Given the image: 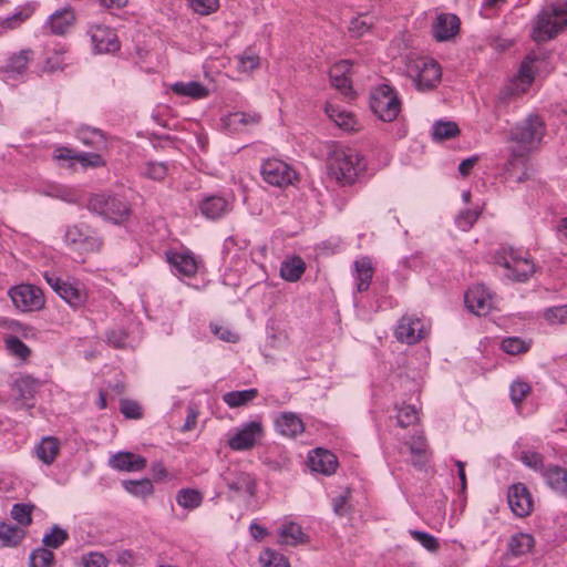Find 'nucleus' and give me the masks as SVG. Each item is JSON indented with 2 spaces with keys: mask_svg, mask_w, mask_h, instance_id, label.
Returning a JSON list of instances; mask_svg holds the SVG:
<instances>
[{
  "mask_svg": "<svg viewBox=\"0 0 567 567\" xmlns=\"http://www.w3.org/2000/svg\"><path fill=\"white\" fill-rule=\"evenodd\" d=\"M545 131L544 121L536 114H530L518 122L509 133V141L516 144V147L512 151L513 155L523 157L536 150L545 135Z\"/></svg>",
  "mask_w": 567,
  "mask_h": 567,
  "instance_id": "nucleus-1",
  "label": "nucleus"
},
{
  "mask_svg": "<svg viewBox=\"0 0 567 567\" xmlns=\"http://www.w3.org/2000/svg\"><path fill=\"white\" fill-rule=\"evenodd\" d=\"M567 27V2L545 7L536 17L532 30L534 41L547 42Z\"/></svg>",
  "mask_w": 567,
  "mask_h": 567,
  "instance_id": "nucleus-2",
  "label": "nucleus"
},
{
  "mask_svg": "<svg viewBox=\"0 0 567 567\" xmlns=\"http://www.w3.org/2000/svg\"><path fill=\"white\" fill-rule=\"evenodd\" d=\"M405 73L420 92L435 89L442 78L440 64L435 60L424 56H409L405 63Z\"/></svg>",
  "mask_w": 567,
  "mask_h": 567,
  "instance_id": "nucleus-3",
  "label": "nucleus"
},
{
  "mask_svg": "<svg viewBox=\"0 0 567 567\" xmlns=\"http://www.w3.org/2000/svg\"><path fill=\"white\" fill-rule=\"evenodd\" d=\"M494 260L506 270L505 276L513 281L524 282L535 272V265L528 255L511 247L499 248Z\"/></svg>",
  "mask_w": 567,
  "mask_h": 567,
  "instance_id": "nucleus-4",
  "label": "nucleus"
},
{
  "mask_svg": "<svg viewBox=\"0 0 567 567\" xmlns=\"http://www.w3.org/2000/svg\"><path fill=\"white\" fill-rule=\"evenodd\" d=\"M361 157L353 148H338L329 159V175L342 185L354 183L359 172Z\"/></svg>",
  "mask_w": 567,
  "mask_h": 567,
  "instance_id": "nucleus-5",
  "label": "nucleus"
},
{
  "mask_svg": "<svg viewBox=\"0 0 567 567\" xmlns=\"http://www.w3.org/2000/svg\"><path fill=\"white\" fill-rule=\"evenodd\" d=\"M370 107L383 122H392L401 112V101L392 86L381 84L371 91Z\"/></svg>",
  "mask_w": 567,
  "mask_h": 567,
  "instance_id": "nucleus-6",
  "label": "nucleus"
},
{
  "mask_svg": "<svg viewBox=\"0 0 567 567\" xmlns=\"http://www.w3.org/2000/svg\"><path fill=\"white\" fill-rule=\"evenodd\" d=\"M87 208L115 224L123 223L131 214V208L123 198L109 194L93 195L87 203Z\"/></svg>",
  "mask_w": 567,
  "mask_h": 567,
  "instance_id": "nucleus-7",
  "label": "nucleus"
},
{
  "mask_svg": "<svg viewBox=\"0 0 567 567\" xmlns=\"http://www.w3.org/2000/svg\"><path fill=\"white\" fill-rule=\"evenodd\" d=\"M47 284L56 292L66 303L73 308H79L86 300V292L83 285L76 280L63 279L53 272H44Z\"/></svg>",
  "mask_w": 567,
  "mask_h": 567,
  "instance_id": "nucleus-8",
  "label": "nucleus"
},
{
  "mask_svg": "<svg viewBox=\"0 0 567 567\" xmlns=\"http://www.w3.org/2000/svg\"><path fill=\"white\" fill-rule=\"evenodd\" d=\"M264 426L260 421H249L237 427L228 439L227 445L233 451L251 450L264 436Z\"/></svg>",
  "mask_w": 567,
  "mask_h": 567,
  "instance_id": "nucleus-9",
  "label": "nucleus"
},
{
  "mask_svg": "<svg viewBox=\"0 0 567 567\" xmlns=\"http://www.w3.org/2000/svg\"><path fill=\"white\" fill-rule=\"evenodd\" d=\"M68 246L80 252L96 251L101 247V240L86 225H73L64 234Z\"/></svg>",
  "mask_w": 567,
  "mask_h": 567,
  "instance_id": "nucleus-10",
  "label": "nucleus"
},
{
  "mask_svg": "<svg viewBox=\"0 0 567 567\" xmlns=\"http://www.w3.org/2000/svg\"><path fill=\"white\" fill-rule=\"evenodd\" d=\"M261 175L266 183L276 187L291 185L297 177L295 171L278 158L265 161L261 165Z\"/></svg>",
  "mask_w": 567,
  "mask_h": 567,
  "instance_id": "nucleus-11",
  "label": "nucleus"
},
{
  "mask_svg": "<svg viewBox=\"0 0 567 567\" xmlns=\"http://www.w3.org/2000/svg\"><path fill=\"white\" fill-rule=\"evenodd\" d=\"M426 333L424 321L415 315L402 316L394 331L396 340L406 344L417 343L425 338Z\"/></svg>",
  "mask_w": 567,
  "mask_h": 567,
  "instance_id": "nucleus-12",
  "label": "nucleus"
},
{
  "mask_svg": "<svg viewBox=\"0 0 567 567\" xmlns=\"http://www.w3.org/2000/svg\"><path fill=\"white\" fill-rule=\"evenodd\" d=\"M9 296L21 311H34L44 303L42 291L32 285H19L9 290Z\"/></svg>",
  "mask_w": 567,
  "mask_h": 567,
  "instance_id": "nucleus-13",
  "label": "nucleus"
},
{
  "mask_svg": "<svg viewBox=\"0 0 567 567\" xmlns=\"http://www.w3.org/2000/svg\"><path fill=\"white\" fill-rule=\"evenodd\" d=\"M465 305L471 312L485 316L494 307L493 295L484 285H475L465 293Z\"/></svg>",
  "mask_w": 567,
  "mask_h": 567,
  "instance_id": "nucleus-14",
  "label": "nucleus"
},
{
  "mask_svg": "<svg viewBox=\"0 0 567 567\" xmlns=\"http://www.w3.org/2000/svg\"><path fill=\"white\" fill-rule=\"evenodd\" d=\"M226 486L234 493H245L249 496H254L256 492L255 478L247 472L239 471L238 468L228 467L220 475Z\"/></svg>",
  "mask_w": 567,
  "mask_h": 567,
  "instance_id": "nucleus-15",
  "label": "nucleus"
},
{
  "mask_svg": "<svg viewBox=\"0 0 567 567\" xmlns=\"http://www.w3.org/2000/svg\"><path fill=\"white\" fill-rule=\"evenodd\" d=\"M508 505L517 517H526L533 509V499L528 488L523 483L514 484L507 493Z\"/></svg>",
  "mask_w": 567,
  "mask_h": 567,
  "instance_id": "nucleus-16",
  "label": "nucleus"
},
{
  "mask_svg": "<svg viewBox=\"0 0 567 567\" xmlns=\"http://www.w3.org/2000/svg\"><path fill=\"white\" fill-rule=\"evenodd\" d=\"M233 209V200L219 196L208 195L205 196L198 204L199 213L207 219L217 220L223 218Z\"/></svg>",
  "mask_w": 567,
  "mask_h": 567,
  "instance_id": "nucleus-17",
  "label": "nucleus"
},
{
  "mask_svg": "<svg viewBox=\"0 0 567 567\" xmlns=\"http://www.w3.org/2000/svg\"><path fill=\"white\" fill-rule=\"evenodd\" d=\"M146 458L132 452H117L109 460V465L120 472H141L146 467Z\"/></svg>",
  "mask_w": 567,
  "mask_h": 567,
  "instance_id": "nucleus-18",
  "label": "nucleus"
},
{
  "mask_svg": "<svg viewBox=\"0 0 567 567\" xmlns=\"http://www.w3.org/2000/svg\"><path fill=\"white\" fill-rule=\"evenodd\" d=\"M309 467L311 471L323 475H331L338 466L337 456L328 450L316 449L309 453Z\"/></svg>",
  "mask_w": 567,
  "mask_h": 567,
  "instance_id": "nucleus-19",
  "label": "nucleus"
},
{
  "mask_svg": "<svg viewBox=\"0 0 567 567\" xmlns=\"http://www.w3.org/2000/svg\"><path fill=\"white\" fill-rule=\"evenodd\" d=\"M534 58L527 55L523 61L517 78L511 83L504 91L503 96L507 95H518L524 93L532 84L534 80L532 64L534 62Z\"/></svg>",
  "mask_w": 567,
  "mask_h": 567,
  "instance_id": "nucleus-20",
  "label": "nucleus"
},
{
  "mask_svg": "<svg viewBox=\"0 0 567 567\" xmlns=\"http://www.w3.org/2000/svg\"><path fill=\"white\" fill-rule=\"evenodd\" d=\"M91 39L99 53H112L120 49L116 33L107 27L99 25L92 29Z\"/></svg>",
  "mask_w": 567,
  "mask_h": 567,
  "instance_id": "nucleus-21",
  "label": "nucleus"
},
{
  "mask_svg": "<svg viewBox=\"0 0 567 567\" xmlns=\"http://www.w3.org/2000/svg\"><path fill=\"white\" fill-rule=\"evenodd\" d=\"M460 30V19L452 13H441L433 23V37L437 41H447L454 38Z\"/></svg>",
  "mask_w": 567,
  "mask_h": 567,
  "instance_id": "nucleus-22",
  "label": "nucleus"
},
{
  "mask_svg": "<svg viewBox=\"0 0 567 567\" xmlns=\"http://www.w3.org/2000/svg\"><path fill=\"white\" fill-rule=\"evenodd\" d=\"M352 64L348 60H342L336 63L330 70V80L332 86L339 90L344 96H352L351 81L347 76Z\"/></svg>",
  "mask_w": 567,
  "mask_h": 567,
  "instance_id": "nucleus-23",
  "label": "nucleus"
},
{
  "mask_svg": "<svg viewBox=\"0 0 567 567\" xmlns=\"http://www.w3.org/2000/svg\"><path fill=\"white\" fill-rule=\"evenodd\" d=\"M275 427L284 436L295 437L305 430L302 420L293 412H282L275 420Z\"/></svg>",
  "mask_w": 567,
  "mask_h": 567,
  "instance_id": "nucleus-24",
  "label": "nucleus"
},
{
  "mask_svg": "<svg viewBox=\"0 0 567 567\" xmlns=\"http://www.w3.org/2000/svg\"><path fill=\"white\" fill-rule=\"evenodd\" d=\"M40 388V382L29 375L21 377L14 382V390L17 392V400L21 402L22 408H33L32 399Z\"/></svg>",
  "mask_w": 567,
  "mask_h": 567,
  "instance_id": "nucleus-25",
  "label": "nucleus"
},
{
  "mask_svg": "<svg viewBox=\"0 0 567 567\" xmlns=\"http://www.w3.org/2000/svg\"><path fill=\"white\" fill-rule=\"evenodd\" d=\"M167 261L179 275L186 277H193L198 269L197 259L188 251L171 252L167 255Z\"/></svg>",
  "mask_w": 567,
  "mask_h": 567,
  "instance_id": "nucleus-26",
  "label": "nucleus"
},
{
  "mask_svg": "<svg viewBox=\"0 0 567 567\" xmlns=\"http://www.w3.org/2000/svg\"><path fill=\"white\" fill-rule=\"evenodd\" d=\"M409 450L412 455V465L423 470L431 455L425 436L422 433L413 435L409 442Z\"/></svg>",
  "mask_w": 567,
  "mask_h": 567,
  "instance_id": "nucleus-27",
  "label": "nucleus"
},
{
  "mask_svg": "<svg viewBox=\"0 0 567 567\" xmlns=\"http://www.w3.org/2000/svg\"><path fill=\"white\" fill-rule=\"evenodd\" d=\"M353 276L355 279V286L358 292H364L369 289L373 275L374 268L370 258L362 257L354 261L353 264Z\"/></svg>",
  "mask_w": 567,
  "mask_h": 567,
  "instance_id": "nucleus-28",
  "label": "nucleus"
},
{
  "mask_svg": "<svg viewBox=\"0 0 567 567\" xmlns=\"http://www.w3.org/2000/svg\"><path fill=\"white\" fill-rule=\"evenodd\" d=\"M74 20L73 10L70 7H65L50 16L47 27L51 33L62 35L72 27Z\"/></svg>",
  "mask_w": 567,
  "mask_h": 567,
  "instance_id": "nucleus-29",
  "label": "nucleus"
},
{
  "mask_svg": "<svg viewBox=\"0 0 567 567\" xmlns=\"http://www.w3.org/2000/svg\"><path fill=\"white\" fill-rule=\"evenodd\" d=\"M324 111L329 118L332 120L340 128L346 131L355 130L357 120L351 112H348L343 107L332 103H327Z\"/></svg>",
  "mask_w": 567,
  "mask_h": 567,
  "instance_id": "nucleus-30",
  "label": "nucleus"
},
{
  "mask_svg": "<svg viewBox=\"0 0 567 567\" xmlns=\"http://www.w3.org/2000/svg\"><path fill=\"white\" fill-rule=\"evenodd\" d=\"M375 23V17L370 13H360L357 17H353L348 25L350 38L360 39L364 37L372 31Z\"/></svg>",
  "mask_w": 567,
  "mask_h": 567,
  "instance_id": "nucleus-31",
  "label": "nucleus"
},
{
  "mask_svg": "<svg viewBox=\"0 0 567 567\" xmlns=\"http://www.w3.org/2000/svg\"><path fill=\"white\" fill-rule=\"evenodd\" d=\"M60 451V442L53 436L43 437L34 447L35 455L45 465H51Z\"/></svg>",
  "mask_w": 567,
  "mask_h": 567,
  "instance_id": "nucleus-32",
  "label": "nucleus"
},
{
  "mask_svg": "<svg viewBox=\"0 0 567 567\" xmlns=\"http://www.w3.org/2000/svg\"><path fill=\"white\" fill-rule=\"evenodd\" d=\"M542 476L554 491L567 492V471L558 465H549L542 472Z\"/></svg>",
  "mask_w": 567,
  "mask_h": 567,
  "instance_id": "nucleus-33",
  "label": "nucleus"
},
{
  "mask_svg": "<svg viewBox=\"0 0 567 567\" xmlns=\"http://www.w3.org/2000/svg\"><path fill=\"white\" fill-rule=\"evenodd\" d=\"M25 537L22 527L0 520V542L3 547H17Z\"/></svg>",
  "mask_w": 567,
  "mask_h": 567,
  "instance_id": "nucleus-34",
  "label": "nucleus"
},
{
  "mask_svg": "<svg viewBox=\"0 0 567 567\" xmlns=\"http://www.w3.org/2000/svg\"><path fill=\"white\" fill-rule=\"evenodd\" d=\"M260 120L261 116L257 112H234L225 117V125L237 131L244 126L256 125Z\"/></svg>",
  "mask_w": 567,
  "mask_h": 567,
  "instance_id": "nucleus-35",
  "label": "nucleus"
},
{
  "mask_svg": "<svg viewBox=\"0 0 567 567\" xmlns=\"http://www.w3.org/2000/svg\"><path fill=\"white\" fill-rule=\"evenodd\" d=\"M33 52L31 50H22L18 54H13L6 66V73L8 78H14L16 75L23 74L32 60Z\"/></svg>",
  "mask_w": 567,
  "mask_h": 567,
  "instance_id": "nucleus-36",
  "label": "nucleus"
},
{
  "mask_svg": "<svg viewBox=\"0 0 567 567\" xmlns=\"http://www.w3.org/2000/svg\"><path fill=\"white\" fill-rule=\"evenodd\" d=\"M171 89L177 95L188 96L195 100L204 99L208 95V90L196 81L176 82Z\"/></svg>",
  "mask_w": 567,
  "mask_h": 567,
  "instance_id": "nucleus-37",
  "label": "nucleus"
},
{
  "mask_svg": "<svg viewBox=\"0 0 567 567\" xmlns=\"http://www.w3.org/2000/svg\"><path fill=\"white\" fill-rule=\"evenodd\" d=\"M305 270V261L300 257H293L281 264L280 276L287 281L295 282L301 278Z\"/></svg>",
  "mask_w": 567,
  "mask_h": 567,
  "instance_id": "nucleus-38",
  "label": "nucleus"
},
{
  "mask_svg": "<svg viewBox=\"0 0 567 567\" xmlns=\"http://www.w3.org/2000/svg\"><path fill=\"white\" fill-rule=\"evenodd\" d=\"M306 542L301 527L296 523H286L279 530V543L296 546Z\"/></svg>",
  "mask_w": 567,
  "mask_h": 567,
  "instance_id": "nucleus-39",
  "label": "nucleus"
},
{
  "mask_svg": "<svg viewBox=\"0 0 567 567\" xmlns=\"http://www.w3.org/2000/svg\"><path fill=\"white\" fill-rule=\"evenodd\" d=\"M78 138L85 145L96 151L106 146V140L102 131L97 128L83 127L78 131Z\"/></svg>",
  "mask_w": 567,
  "mask_h": 567,
  "instance_id": "nucleus-40",
  "label": "nucleus"
},
{
  "mask_svg": "<svg viewBox=\"0 0 567 567\" xmlns=\"http://www.w3.org/2000/svg\"><path fill=\"white\" fill-rule=\"evenodd\" d=\"M258 396L257 389H247L243 391H230L223 395V401L230 408H239L248 404Z\"/></svg>",
  "mask_w": 567,
  "mask_h": 567,
  "instance_id": "nucleus-41",
  "label": "nucleus"
},
{
  "mask_svg": "<svg viewBox=\"0 0 567 567\" xmlns=\"http://www.w3.org/2000/svg\"><path fill=\"white\" fill-rule=\"evenodd\" d=\"M534 537L530 534L517 533L509 539L508 551L514 556L525 555L534 547Z\"/></svg>",
  "mask_w": 567,
  "mask_h": 567,
  "instance_id": "nucleus-42",
  "label": "nucleus"
},
{
  "mask_svg": "<svg viewBox=\"0 0 567 567\" xmlns=\"http://www.w3.org/2000/svg\"><path fill=\"white\" fill-rule=\"evenodd\" d=\"M203 494L194 488H182L176 494L177 504L185 509H195L203 503Z\"/></svg>",
  "mask_w": 567,
  "mask_h": 567,
  "instance_id": "nucleus-43",
  "label": "nucleus"
},
{
  "mask_svg": "<svg viewBox=\"0 0 567 567\" xmlns=\"http://www.w3.org/2000/svg\"><path fill=\"white\" fill-rule=\"evenodd\" d=\"M122 485L127 493L136 497L150 496L154 491L153 484L148 478L125 480L122 482Z\"/></svg>",
  "mask_w": 567,
  "mask_h": 567,
  "instance_id": "nucleus-44",
  "label": "nucleus"
},
{
  "mask_svg": "<svg viewBox=\"0 0 567 567\" xmlns=\"http://www.w3.org/2000/svg\"><path fill=\"white\" fill-rule=\"evenodd\" d=\"M34 509L33 504L17 503L12 506L10 515L20 526L28 527L32 524V512Z\"/></svg>",
  "mask_w": 567,
  "mask_h": 567,
  "instance_id": "nucleus-45",
  "label": "nucleus"
},
{
  "mask_svg": "<svg viewBox=\"0 0 567 567\" xmlns=\"http://www.w3.org/2000/svg\"><path fill=\"white\" fill-rule=\"evenodd\" d=\"M261 567H290L288 559L280 553L266 548L259 555Z\"/></svg>",
  "mask_w": 567,
  "mask_h": 567,
  "instance_id": "nucleus-46",
  "label": "nucleus"
},
{
  "mask_svg": "<svg viewBox=\"0 0 567 567\" xmlns=\"http://www.w3.org/2000/svg\"><path fill=\"white\" fill-rule=\"evenodd\" d=\"M460 134V130L454 122L437 121L433 125L432 136L435 141H443L455 137Z\"/></svg>",
  "mask_w": 567,
  "mask_h": 567,
  "instance_id": "nucleus-47",
  "label": "nucleus"
},
{
  "mask_svg": "<svg viewBox=\"0 0 567 567\" xmlns=\"http://www.w3.org/2000/svg\"><path fill=\"white\" fill-rule=\"evenodd\" d=\"M69 538L68 532L62 529L60 526L54 525L50 533L45 534L42 538V543L45 548L56 549L64 544V542Z\"/></svg>",
  "mask_w": 567,
  "mask_h": 567,
  "instance_id": "nucleus-48",
  "label": "nucleus"
},
{
  "mask_svg": "<svg viewBox=\"0 0 567 567\" xmlns=\"http://www.w3.org/2000/svg\"><path fill=\"white\" fill-rule=\"evenodd\" d=\"M517 458L530 470L542 474L545 470L544 456L535 451H522Z\"/></svg>",
  "mask_w": 567,
  "mask_h": 567,
  "instance_id": "nucleus-49",
  "label": "nucleus"
},
{
  "mask_svg": "<svg viewBox=\"0 0 567 567\" xmlns=\"http://www.w3.org/2000/svg\"><path fill=\"white\" fill-rule=\"evenodd\" d=\"M481 213L482 210L478 207L473 209H463L456 215L455 224L461 230L467 231L473 227L474 223L478 219Z\"/></svg>",
  "mask_w": 567,
  "mask_h": 567,
  "instance_id": "nucleus-50",
  "label": "nucleus"
},
{
  "mask_svg": "<svg viewBox=\"0 0 567 567\" xmlns=\"http://www.w3.org/2000/svg\"><path fill=\"white\" fill-rule=\"evenodd\" d=\"M29 560L30 567H51L54 563V555L50 549L41 547L30 554Z\"/></svg>",
  "mask_w": 567,
  "mask_h": 567,
  "instance_id": "nucleus-51",
  "label": "nucleus"
},
{
  "mask_svg": "<svg viewBox=\"0 0 567 567\" xmlns=\"http://www.w3.org/2000/svg\"><path fill=\"white\" fill-rule=\"evenodd\" d=\"M419 420V410L414 405H402L398 411L396 422L401 427L413 425L417 423Z\"/></svg>",
  "mask_w": 567,
  "mask_h": 567,
  "instance_id": "nucleus-52",
  "label": "nucleus"
},
{
  "mask_svg": "<svg viewBox=\"0 0 567 567\" xmlns=\"http://www.w3.org/2000/svg\"><path fill=\"white\" fill-rule=\"evenodd\" d=\"M501 347L506 353L514 355L528 351L530 342L519 337H508L502 341Z\"/></svg>",
  "mask_w": 567,
  "mask_h": 567,
  "instance_id": "nucleus-53",
  "label": "nucleus"
},
{
  "mask_svg": "<svg viewBox=\"0 0 567 567\" xmlns=\"http://www.w3.org/2000/svg\"><path fill=\"white\" fill-rule=\"evenodd\" d=\"M410 535L431 553H435L440 548L439 540L426 532L412 529Z\"/></svg>",
  "mask_w": 567,
  "mask_h": 567,
  "instance_id": "nucleus-54",
  "label": "nucleus"
},
{
  "mask_svg": "<svg viewBox=\"0 0 567 567\" xmlns=\"http://www.w3.org/2000/svg\"><path fill=\"white\" fill-rule=\"evenodd\" d=\"M168 168L165 163L162 162H148L145 165L143 175L154 181H162L167 175Z\"/></svg>",
  "mask_w": 567,
  "mask_h": 567,
  "instance_id": "nucleus-55",
  "label": "nucleus"
},
{
  "mask_svg": "<svg viewBox=\"0 0 567 567\" xmlns=\"http://www.w3.org/2000/svg\"><path fill=\"white\" fill-rule=\"evenodd\" d=\"M188 3L200 16H208L219 8L218 0H188Z\"/></svg>",
  "mask_w": 567,
  "mask_h": 567,
  "instance_id": "nucleus-56",
  "label": "nucleus"
},
{
  "mask_svg": "<svg viewBox=\"0 0 567 567\" xmlns=\"http://www.w3.org/2000/svg\"><path fill=\"white\" fill-rule=\"evenodd\" d=\"M544 317L550 324L567 323V306H557L548 308L544 312Z\"/></svg>",
  "mask_w": 567,
  "mask_h": 567,
  "instance_id": "nucleus-57",
  "label": "nucleus"
},
{
  "mask_svg": "<svg viewBox=\"0 0 567 567\" xmlns=\"http://www.w3.org/2000/svg\"><path fill=\"white\" fill-rule=\"evenodd\" d=\"M82 567H107L109 560L99 551H90L81 557Z\"/></svg>",
  "mask_w": 567,
  "mask_h": 567,
  "instance_id": "nucleus-58",
  "label": "nucleus"
},
{
  "mask_svg": "<svg viewBox=\"0 0 567 567\" xmlns=\"http://www.w3.org/2000/svg\"><path fill=\"white\" fill-rule=\"evenodd\" d=\"M8 350L20 359H25L30 354L27 344L17 337H10L6 341Z\"/></svg>",
  "mask_w": 567,
  "mask_h": 567,
  "instance_id": "nucleus-59",
  "label": "nucleus"
},
{
  "mask_svg": "<svg viewBox=\"0 0 567 567\" xmlns=\"http://www.w3.org/2000/svg\"><path fill=\"white\" fill-rule=\"evenodd\" d=\"M530 386L526 382L517 381L511 385V399L518 405L529 393Z\"/></svg>",
  "mask_w": 567,
  "mask_h": 567,
  "instance_id": "nucleus-60",
  "label": "nucleus"
},
{
  "mask_svg": "<svg viewBox=\"0 0 567 567\" xmlns=\"http://www.w3.org/2000/svg\"><path fill=\"white\" fill-rule=\"evenodd\" d=\"M76 161L85 167H102L104 159L97 153H78Z\"/></svg>",
  "mask_w": 567,
  "mask_h": 567,
  "instance_id": "nucleus-61",
  "label": "nucleus"
},
{
  "mask_svg": "<svg viewBox=\"0 0 567 567\" xmlns=\"http://www.w3.org/2000/svg\"><path fill=\"white\" fill-rule=\"evenodd\" d=\"M127 333L123 329L111 330L106 333V341L114 348H125L127 346Z\"/></svg>",
  "mask_w": 567,
  "mask_h": 567,
  "instance_id": "nucleus-62",
  "label": "nucleus"
},
{
  "mask_svg": "<svg viewBox=\"0 0 567 567\" xmlns=\"http://www.w3.org/2000/svg\"><path fill=\"white\" fill-rule=\"evenodd\" d=\"M120 411L128 419H140L142 416L141 406L137 402L132 400H123Z\"/></svg>",
  "mask_w": 567,
  "mask_h": 567,
  "instance_id": "nucleus-63",
  "label": "nucleus"
},
{
  "mask_svg": "<svg viewBox=\"0 0 567 567\" xmlns=\"http://www.w3.org/2000/svg\"><path fill=\"white\" fill-rule=\"evenodd\" d=\"M239 69L244 71H249L258 68L259 65V58L258 55L254 53H247L245 52L239 58Z\"/></svg>",
  "mask_w": 567,
  "mask_h": 567,
  "instance_id": "nucleus-64",
  "label": "nucleus"
}]
</instances>
